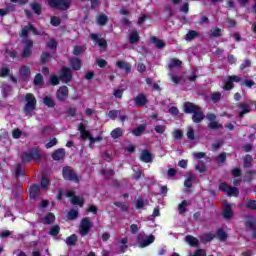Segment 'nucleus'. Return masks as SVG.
<instances>
[{"mask_svg": "<svg viewBox=\"0 0 256 256\" xmlns=\"http://www.w3.org/2000/svg\"><path fill=\"white\" fill-rule=\"evenodd\" d=\"M35 105H37V100L33 94L26 95V104L24 107L25 113H32L35 110Z\"/></svg>", "mask_w": 256, "mask_h": 256, "instance_id": "7ed1b4c3", "label": "nucleus"}, {"mask_svg": "<svg viewBox=\"0 0 256 256\" xmlns=\"http://www.w3.org/2000/svg\"><path fill=\"white\" fill-rule=\"evenodd\" d=\"M251 161H253V158L251 156H246L244 158V166L251 167Z\"/></svg>", "mask_w": 256, "mask_h": 256, "instance_id": "6e6d98bb", "label": "nucleus"}, {"mask_svg": "<svg viewBox=\"0 0 256 256\" xmlns=\"http://www.w3.org/2000/svg\"><path fill=\"white\" fill-rule=\"evenodd\" d=\"M62 175L63 178L66 179V181H79V178H77V175H75V172L71 167L63 168Z\"/></svg>", "mask_w": 256, "mask_h": 256, "instance_id": "423d86ee", "label": "nucleus"}, {"mask_svg": "<svg viewBox=\"0 0 256 256\" xmlns=\"http://www.w3.org/2000/svg\"><path fill=\"white\" fill-rule=\"evenodd\" d=\"M198 110H199V107L193 103L187 102L184 104L185 113H195V111H198Z\"/></svg>", "mask_w": 256, "mask_h": 256, "instance_id": "a211bd4d", "label": "nucleus"}, {"mask_svg": "<svg viewBox=\"0 0 256 256\" xmlns=\"http://www.w3.org/2000/svg\"><path fill=\"white\" fill-rule=\"evenodd\" d=\"M118 247H119L120 253H123V251H125V249L127 248V239H122V240L118 243Z\"/></svg>", "mask_w": 256, "mask_h": 256, "instance_id": "58836bf2", "label": "nucleus"}, {"mask_svg": "<svg viewBox=\"0 0 256 256\" xmlns=\"http://www.w3.org/2000/svg\"><path fill=\"white\" fill-rule=\"evenodd\" d=\"M9 75V68L4 67L0 70V77H7Z\"/></svg>", "mask_w": 256, "mask_h": 256, "instance_id": "bf43d9fd", "label": "nucleus"}, {"mask_svg": "<svg viewBox=\"0 0 256 256\" xmlns=\"http://www.w3.org/2000/svg\"><path fill=\"white\" fill-rule=\"evenodd\" d=\"M154 241H155V236L149 235L144 240L139 239L138 247H141V248L149 247V245H151V243H153Z\"/></svg>", "mask_w": 256, "mask_h": 256, "instance_id": "ddd939ff", "label": "nucleus"}, {"mask_svg": "<svg viewBox=\"0 0 256 256\" xmlns=\"http://www.w3.org/2000/svg\"><path fill=\"white\" fill-rule=\"evenodd\" d=\"M117 67L125 71V73H129L131 71V65L129 63L123 62V61H118L117 62Z\"/></svg>", "mask_w": 256, "mask_h": 256, "instance_id": "a878e982", "label": "nucleus"}, {"mask_svg": "<svg viewBox=\"0 0 256 256\" xmlns=\"http://www.w3.org/2000/svg\"><path fill=\"white\" fill-rule=\"evenodd\" d=\"M211 35H212L213 37H219V36L221 35V29H219V28H214V29H212Z\"/></svg>", "mask_w": 256, "mask_h": 256, "instance_id": "052dcab7", "label": "nucleus"}, {"mask_svg": "<svg viewBox=\"0 0 256 256\" xmlns=\"http://www.w3.org/2000/svg\"><path fill=\"white\" fill-rule=\"evenodd\" d=\"M66 243H67L68 245H75V243H77V235L73 234V235H71L70 237H68V238L66 239Z\"/></svg>", "mask_w": 256, "mask_h": 256, "instance_id": "ea45409f", "label": "nucleus"}, {"mask_svg": "<svg viewBox=\"0 0 256 256\" xmlns=\"http://www.w3.org/2000/svg\"><path fill=\"white\" fill-rule=\"evenodd\" d=\"M50 83L52 84V85H59V78L57 77V76H51L50 77Z\"/></svg>", "mask_w": 256, "mask_h": 256, "instance_id": "e2e57ef3", "label": "nucleus"}, {"mask_svg": "<svg viewBox=\"0 0 256 256\" xmlns=\"http://www.w3.org/2000/svg\"><path fill=\"white\" fill-rule=\"evenodd\" d=\"M146 83L147 85H150L154 91H161L159 85L157 83H153V80H151V78H147Z\"/></svg>", "mask_w": 256, "mask_h": 256, "instance_id": "c9c22d12", "label": "nucleus"}, {"mask_svg": "<svg viewBox=\"0 0 256 256\" xmlns=\"http://www.w3.org/2000/svg\"><path fill=\"white\" fill-rule=\"evenodd\" d=\"M29 32L33 33V35L39 34V33H37V30L31 24H29L28 26H26L22 29L21 37H27V34Z\"/></svg>", "mask_w": 256, "mask_h": 256, "instance_id": "f3484780", "label": "nucleus"}, {"mask_svg": "<svg viewBox=\"0 0 256 256\" xmlns=\"http://www.w3.org/2000/svg\"><path fill=\"white\" fill-rule=\"evenodd\" d=\"M56 97L58 101H66L69 97V88L67 86L60 87L56 93Z\"/></svg>", "mask_w": 256, "mask_h": 256, "instance_id": "6e6552de", "label": "nucleus"}, {"mask_svg": "<svg viewBox=\"0 0 256 256\" xmlns=\"http://www.w3.org/2000/svg\"><path fill=\"white\" fill-rule=\"evenodd\" d=\"M217 237L220 239V241H225V239H227V233H225L223 230H218Z\"/></svg>", "mask_w": 256, "mask_h": 256, "instance_id": "de8ad7c7", "label": "nucleus"}, {"mask_svg": "<svg viewBox=\"0 0 256 256\" xmlns=\"http://www.w3.org/2000/svg\"><path fill=\"white\" fill-rule=\"evenodd\" d=\"M9 91H11V86L5 84L2 86V93L4 97H7L9 95Z\"/></svg>", "mask_w": 256, "mask_h": 256, "instance_id": "3c124183", "label": "nucleus"}, {"mask_svg": "<svg viewBox=\"0 0 256 256\" xmlns=\"http://www.w3.org/2000/svg\"><path fill=\"white\" fill-rule=\"evenodd\" d=\"M140 159L141 161H144V163H151L153 156L151 155V152L144 150L142 151Z\"/></svg>", "mask_w": 256, "mask_h": 256, "instance_id": "aec40b11", "label": "nucleus"}, {"mask_svg": "<svg viewBox=\"0 0 256 256\" xmlns=\"http://www.w3.org/2000/svg\"><path fill=\"white\" fill-rule=\"evenodd\" d=\"M249 111H251V109L249 108V106L245 103L240 105V113H239V117H243L245 114L249 113Z\"/></svg>", "mask_w": 256, "mask_h": 256, "instance_id": "c756f323", "label": "nucleus"}, {"mask_svg": "<svg viewBox=\"0 0 256 256\" xmlns=\"http://www.w3.org/2000/svg\"><path fill=\"white\" fill-rule=\"evenodd\" d=\"M204 117L205 116L203 115V112H201V109L198 108V110H196L194 112L192 119H193L194 123H201V121H203Z\"/></svg>", "mask_w": 256, "mask_h": 256, "instance_id": "6ab92c4d", "label": "nucleus"}, {"mask_svg": "<svg viewBox=\"0 0 256 256\" xmlns=\"http://www.w3.org/2000/svg\"><path fill=\"white\" fill-rule=\"evenodd\" d=\"M119 115H121V112L120 111H117V110H111L109 113H108V117L110 119H117V117H119Z\"/></svg>", "mask_w": 256, "mask_h": 256, "instance_id": "37998d69", "label": "nucleus"}, {"mask_svg": "<svg viewBox=\"0 0 256 256\" xmlns=\"http://www.w3.org/2000/svg\"><path fill=\"white\" fill-rule=\"evenodd\" d=\"M187 138L190 139V141H193V139H195V131L192 127H188Z\"/></svg>", "mask_w": 256, "mask_h": 256, "instance_id": "c03bdc74", "label": "nucleus"}, {"mask_svg": "<svg viewBox=\"0 0 256 256\" xmlns=\"http://www.w3.org/2000/svg\"><path fill=\"white\" fill-rule=\"evenodd\" d=\"M55 221V215L53 213H48L43 219L42 222L44 225H49Z\"/></svg>", "mask_w": 256, "mask_h": 256, "instance_id": "c85d7f7f", "label": "nucleus"}, {"mask_svg": "<svg viewBox=\"0 0 256 256\" xmlns=\"http://www.w3.org/2000/svg\"><path fill=\"white\" fill-rule=\"evenodd\" d=\"M44 105L47 107H55V102L53 101V98L46 96L44 98Z\"/></svg>", "mask_w": 256, "mask_h": 256, "instance_id": "4c0bfd02", "label": "nucleus"}, {"mask_svg": "<svg viewBox=\"0 0 256 256\" xmlns=\"http://www.w3.org/2000/svg\"><path fill=\"white\" fill-rule=\"evenodd\" d=\"M78 129L82 135V139H89L90 141V147H93V145H95V143H97V141H101V138H93L91 136V134L89 133V131L85 130V124L81 123L78 126Z\"/></svg>", "mask_w": 256, "mask_h": 256, "instance_id": "f03ea898", "label": "nucleus"}, {"mask_svg": "<svg viewBox=\"0 0 256 256\" xmlns=\"http://www.w3.org/2000/svg\"><path fill=\"white\" fill-rule=\"evenodd\" d=\"M85 51V46H76L73 50L74 55H81Z\"/></svg>", "mask_w": 256, "mask_h": 256, "instance_id": "a18cd8bd", "label": "nucleus"}, {"mask_svg": "<svg viewBox=\"0 0 256 256\" xmlns=\"http://www.w3.org/2000/svg\"><path fill=\"white\" fill-rule=\"evenodd\" d=\"M211 99L214 103H217V101H219V99H221V93H219V92L213 93Z\"/></svg>", "mask_w": 256, "mask_h": 256, "instance_id": "4d7b16f0", "label": "nucleus"}, {"mask_svg": "<svg viewBox=\"0 0 256 256\" xmlns=\"http://www.w3.org/2000/svg\"><path fill=\"white\" fill-rule=\"evenodd\" d=\"M79 217V210L72 209L67 214V219L73 220Z\"/></svg>", "mask_w": 256, "mask_h": 256, "instance_id": "2f4dec72", "label": "nucleus"}, {"mask_svg": "<svg viewBox=\"0 0 256 256\" xmlns=\"http://www.w3.org/2000/svg\"><path fill=\"white\" fill-rule=\"evenodd\" d=\"M155 131L156 133H165V126H156Z\"/></svg>", "mask_w": 256, "mask_h": 256, "instance_id": "774afa93", "label": "nucleus"}, {"mask_svg": "<svg viewBox=\"0 0 256 256\" xmlns=\"http://www.w3.org/2000/svg\"><path fill=\"white\" fill-rule=\"evenodd\" d=\"M59 234V226H53L50 230V235H58Z\"/></svg>", "mask_w": 256, "mask_h": 256, "instance_id": "69168bd1", "label": "nucleus"}, {"mask_svg": "<svg viewBox=\"0 0 256 256\" xmlns=\"http://www.w3.org/2000/svg\"><path fill=\"white\" fill-rule=\"evenodd\" d=\"M32 9L34 12H36L37 15L41 14V5L34 3L32 4Z\"/></svg>", "mask_w": 256, "mask_h": 256, "instance_id": "864d4df0", "label": "nucleus"}, {"mask_svg": "<svg viewBox=\"0 0 256 256\" xmlns=\"http://www.w3.org/2000/svg\"><path fill=\"white\" fill-rule=\"evenodd\" d=\"M66 197H72L70 200L72 205H78L79 207L83 206V197L75 196V193L73 191H68L66 193Z\"/></svg>", "mask_w": 256, "mask_h": 256, "instance_id": "1a4fd4ad", "label": "nucleus"}, {"mask_svg": "<svg viewBox=\"0 0 256 256\" xmlns=\"http://www.w3.org/2000/svg\"><path fill=\"white\" fill-rule=\"evenodd\" d=\"M108 21L107 15L105 14H99L97 16V23L98 25H105Z\"/></svg>", "mask_w": 256, "mask_h": 256, "instance_id": "7c9ffc66", "label": "nucleus"}, {"mask_svg": "<svg viewBox=\"0 0 256 256\" xmlns=\"http://www.w3.org/2000/svg\"><path fill=\"white\" fill-rule=\"evenodd\" d=\"M136 105L138 106H143L147 103V97L143 94H139L138 96L135 97L134 99Z\"/></svg>", "mask_w": 256, "mask_h": 256, "instance_id": "393cba45", "label": "nucleus"}, {"mask_svg": "<svg viewBox=\"0 0 256 256\" xmlns=\"http://www.w3.org/2000/svg\"><path fill=\"white\" fill-rule=\"evenodd\" d=\"M239 81H241V77L235 76V75L234 76H229L228 81L224 85L225 91H229V90L233 89V82L234 83H239Z\"/></svg>", "mask_w": 256, "mask_h": 256, "instance_id": "9b49d317", "label": "nucleus"}, {"mask_svg": "<svg viewBox=\"0 0 256 256\" xmlns=\"http://www.w3.org/2000/svg\"><path fill=\"white\" fill-rule=\"evenodd\" d=\"M173 137H174V139H182L183 131H181V130L174 131L173 132Z\"/></svg>", "mask_w": 256, "mask_h": 256, "instance_id": "5fc2aeb1", "label": "nucleus"}, {"mask_svg": "<svg viewBox=\"0 0 256 256\" xmlns=\"http://www.w3.org/2000/svg\"><path fill=\"white\" fill-rule=\"evenodd\" d=\"M123 135V130L121 128H116L111 132V137L113 139H119Z\"/></svg>", "mask_w": 256, "mask_h": 256, "instance_id": "473e14b6", "label": "nucleus"}, {"mask_svg": "<svg viewBox=\"0 0 256 256\" xmlns=\"http://www.w3.org/2000/svg\"><path fill=\"white\" fill-rule=\"evenodd\" d=\"M185 241L190 247H197L199 245V240L191 235L186 236Z\"/></svg>", "mask_w": 256, "mask_h": 256, "instance_id": "b1692460", "label": "nucleus"}, {"mask_svg": "<svg viewBox=\"0 0 256 256\" xmlns=\"http://www.w3.org/2000/svg\"><path fill=\"white\" fill-rule=\"evenodd\" d=\"M63 157H65L64 149H58L52 154V159H54V161H61Z\"/></svg>", "mask_w": 256, "mask_h": 256, "instance_id": "412c9836", "label": "nucleus"}, {"mask_svg": "<svg viewBox=\"0 0 256 256\" xmlns=\"http://www.w3.org/2000/svg\"><path fill=\"white\" fill-rule=\"evenodd\" d=\"M72 74H71V69L69 68H63L61 75H60V80L62 83H69L72 79Z\"/></svg>", "mask_w": 256, "mask_h": 256, "instance_id": "9d476101", "label": "nucleus"}, {"mask_svg": "<svg viewBox=\"0 0 256 256\" xmlns=\"http://www.w3.org/2000/svg\"><path fill=\"white\" fill-rule=\"evenodd\" d=\"M181 65H183V62L176 58H171L168 64L169 75L171 76L173 83L176 85L177 83H181V77L173 75V69H177V67H181Z\"/></svg>", "mask_w": 256, "mask_h": 256, "instance_id": "f257e3e1", "label": "nucleus"}, {"mask_svg": "<svg viewBox=\"0 0 256 256\" xmlns=\"http://www.w3.org/2000/svg\"><path fill=\"white\" fill-rule=\"evenodd\" d=\"M90 37L92 41H95V43H98L101 49H106L107 42L104 39H99V36L97 34H91Z\"/></svg>", "mask_w": 256, "mask_h": 256, "instance_id": "4468645a", "label": "nucleus"}, {"mask_svg": "<svg viewBox=\"0 0 256 256\" xmlns=\"http://www.w3.org/2000/svg\"><path fill=\"white\" fill-rule=\"evenodd\" d=\"M30 73H31V71L29 70V67H27V66H24L20 69V75L24 79H27V77H29Z\"/></svg>", "mask_w": 256, "mask_h": 256, "instance_id": "72a5a7b5", "label": "nucleus"}, {"mask_svg": "<svg viewBox=\"0 0 256 256\" xmlns=\"http://www.w3.org/2000/svg\"><path fill=\"white\" fill-rule=\"evenodd\" d=\"M40 154L38 149H33L31 153H26L23 155V161H32V159L37 160L39 159Z\"/></svg>", "mask_w": 256, "mask_h": 256, "instance_id": "f8f14e48", "label": "nucleus"}, {"mask_svg": "<svg viewBox=\"0 0 256 256\" xmlns=\"http://www.w3.org/2000/svg\"><path fill=\"white\" fill-rule=\"evenodd\" d=\"M60 23H61V20H59L58 17H52L51 18V24L54 25V27L59 26Z\"/></svg>", "mask_w": 256, "mask_h": 256, "instance_id": "680f3d73", "label": "nucleus"}, {"mask_svg": "<svg viewBox=\"0 0 256 256\" xmlns=\"http://www.w3.org/2000/svg\"><path fill=\"white\" fill-rule=\"evenodd\" d=\"M91 221H89V218H84L80 223V235L82 237H85L89 233V230L91 229Z\"/></svg>", "mask_w": 256, "mask_h": 256, "instance_id": "0eeeda50", "label": "nucleus"}, {"mask_svg": "<svg viewBox=\"0 0 256 256\" xmlns=\"http://www.w3.org/2000/svg\"><path fill=\"white\" fill-rule=\"evenodd\" d=\"M50 7H55L56 9H62L65 11L69 9L71 2L69 0H48Z\"/></svg>", "mask_w": 256, "mask_h": 256, "instance_id": "20e7f679", "label": "nucleus"}, {"mask_svg": "<svg viewBox=\"0 0 256 256\" xmlns=\"http://www.w3.org/2000/svg\"><path fill=\"white\" fill-rule=\"evenodd\" d=\"M41 187H42V189H49V179H47L45 177L42 178Z\"/></svg>", "mask_w": 256, "mask_h": 256, "instance_id": "603ef678", "label": "nucleus"}, {"mask_svg": "<svg viewBox=\"0 0 256 256\" xmlns=\"http://www.w3.org/2000/svg\"><path fill=\"white\" fill-rule=\"evenodd\" d=\"M232 207H233L232 204H229V203L224 204V212H223L224 219H231V217H233V211H231Z\"/></svg>", "mask_w": 256, "mask_h": 256, "instance_id": "dca6fc26", "label": "nucleus"}, {"mask_svg": "<svg viewBox=\"0 0 256 256\" xmlns=\"http://www.w3.org/2000/svg\"><path fill=\"white\" fill-rule=\"evenodd\" d=\"M5 55L6 57H11L12 59H15V51L7 49Z\"/></svg>", "mask_w": 256, "mask_h": 256, "instance_id": "338daca9", "label": "nucleus"}, {"mask_svg": "<svg viewBox=\"0 0 256 256\" xmlns=\"http://www.w3.org/2000/svg\"><path fill=\"white\" fill-rule=\"evenodd\" d=\"M24 43L25 48L23 52V57H29V55H31V48L33 47V42H31V40H26Z\"/></svg>", "mask_w": 256, "mask_h": 256, "instance_id": "4be33fe9", "label": "nucleus"}, {"mask_svg": "<svg viewBox=\"0 0 256 256\" xmlns=\"http://www.w3.org/2000/svg\"><path fill=\"white\" fill-rule=\"evenodd\" d=\"M219 189L227 193L228 197H237L239 195V189L227 186L225 183L220 184Z\"/></svg>", "mask_w": 256, "mask_h": 256, "instance_id": "39448f33", "label": "nucleus"}, {"mask_svg": "<svg viewBox=\"0 0 256 256\" xmlns=\"http://www.w3.org/2000/svg\"><path fill=\"white\" fill-rule=\"evenodd\" d=\"M51 60V54L44 52L41 56L42 63H47V61Z\"/></svg>", "mask_w": 256, "mask_h": 256, "instance_id": "8fccbe9b", "label": "nucleus"}, {"mask_svg": "<svg viewBox=\"0 0 256 256\" xmlns=\"http://www.w3.org/2000/svg\"><path fill=\"white\" fill-rule=\"evenodd\" d=\"M197 35H198L197 32L192 30L186 34L185 39H186V41H191V40L195 39V37H197Z\"/></svg>", "mask_w": 256, "mask_h": 256, "instance_id": "a19ab883", "label": "nucleus"}, {"mask_svg": "<svg viewBox=\"0 0 256 256\" xmlns=\"http://www.w3.org/2000/svg\"><path fill=\"white\" fill-rule=\"evenodd\" d=\"M215 114H208L207 115V119L208 121H210L209 123V128L210 129H219V127H221V124H218L216 121H215Z\"/></svg>", "mask_w": 256, "mask_h": 256, "instance_id": "2eb2a0df", "label": "nucleus"}, {"mask_svg": "<svg viewBox=\"0 0 256 256\" xmlns=\"http://www.w3.org/2000/svg\"><path fill=\"white\" fill-rule=\"evenodd\" d=\"M130 43H137L139 41V34L137 32H131L129 35Z\"/></svg>", "mask_w": 256, "mask_h": 256, "instance_id": "e433bc0d", "label": "nucleus"}, {"mask_svg": "<svg viewBox=\"0 0 256 256\" xmlns=\"http://www.w3.org/2000/svg\"><path fill=\"white\" fill-rule=\"evenodd\" d=\"M151 42L155 45V47H157V49H163V47H165V42L159 38L152 37Z\"/></svg>", "mask_w": 256, "mask_h": 256, "instance_id": "cd10ccee", "label": "nucleus"}, {"mask_svg": "<svg viewBox=\"0 0 256 256\" xmlns=\"http://www.w3.org/2000/svg\"><path fill=\"white\" fill-rule=\"evenodd\" d=\"M47 48L51 49L52 51H55L57 49V42L53 39H50L47 44Z\"/></svg>", "mask_w": 256, "mask_h": 256, "instance_id": "79ce46f5", "label": "nucleus"}, {"mask_svg": "<svg viewBox=\"0 0 256 256\" xmlns=\"http://www.w3.org/2000/svg\"><path fill=\"white\" fill-rule=\"evenodd\" d=\"M57 145V138H53L49 141V143L46 144L47 149H51V147H55Z\"/></svg>", "mask_w": 256, "mask_h": 256, "instance_id": "13d9d810", "label": "nucleus"}, {"mask_svg": "<svg viewBox=\"0 0 256 256\" xmlns=\"http://www.w3.org/2000/svg\"><path fill=\"white\" fill-rule=\"evenodd\" d=\"M34 85H43V76L41 74L35 76Z\"/></svg>", "mask_w": 256, "mask_h": 256, "instance_id": "49530a36", "label": "nucleus"}, {"mask_svg": "<svg viewBox=\"0 0 256 256\" xmlns=\"http://www.w3.org/2000/svg\"><path fill=\"white\" fill-rule=\"evenodd\" d=\"M145 203L143 202L142 199L136 200V209H143Z\"/></svg>", "mask_w": 256, "mask_h": 256, "instance_id": "0e129e2a", "label": "nucleus"}, {"mask_svg": "<svg viewBox=\"0 0 256 256\" xmlns=\"http://www.w3.org/2000/svg\"><path fill=\"white\" fill-rule=\"evenodd\" d=\"M143 131H145V126L140 125L133 130V135H135L136 137H139V135L143 134Z\"/></svg>", "mask_w": 256, "mask_h": 256, "instance_id": "f704fd0d", "label": "nucleus"}, {"mask_svg": "<svg viewBox=\"0 0 256 256\" xmlns=\"http://www.w3.org/2000/svg\"><path fill=\"white\" fill-rule=\"evenodd\" d=\"M70 65L72 67V69H74V71H79V69H81V60L79 58H72L70 60Z\"/></svg>", "mask_w": 256, "mask_h": 256, "instance_id": "5701e85b", "label": "nucleus"}, {"mask_svg": "<svg viewBox=\"0 0 256 256\" xmlns=\"http://www.w3.org/2000/svg\"><path fill=\"white\" fill-rule=\"evenodd\" d=\"M187 209V201H183L179 206H178V211L179 213H185Z\"/></svg>", "mask_w": 256, "mask_h": 256, "instance_id": "09e8293b", "label": "nucleus"}, {"mask_svg": "<svg viewBox=\"0 0 256 256\" xmlns=\"http://www.w3.org/2000/svg\"><path fill=\"white\" fill-rule=\"evenodd\" d=\"M29 193H30L31 199H36V198L38 197V195H39V186H37V185H32V186L30 187Z\"/></svg>", "mask_w": 256, "mask_h": 256, "instance_id": "bb28decb", "label": "nucleus"}]
</instances>
